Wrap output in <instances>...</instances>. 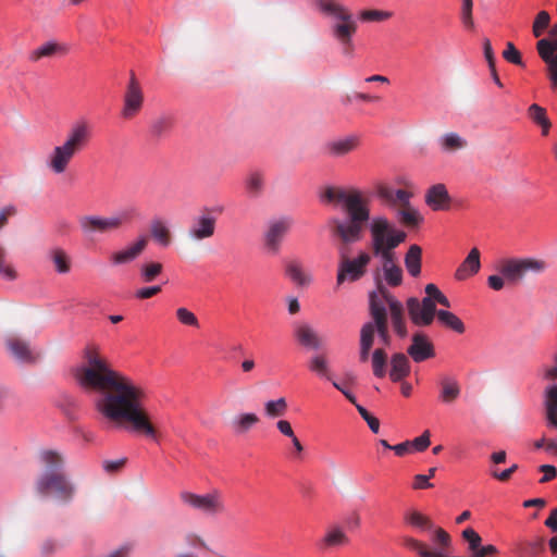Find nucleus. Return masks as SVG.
<instances>
[{
	"label": "nucleus",
	"mask_w": 557,
	"mask_h": 557,
	"mask_svg": "<svg viewBox=\"0 0 557 557\" xmlns=\"http://www.w3.org/2000/svg\"><path fill=\"white\" fill-rule=\"evenodd\" d=\"M147 245L148 237L146 235H140L124 248L112 252L109 260L113 265L131 263L144 252Z\"/></svg>",
	"instance_id": "18"
},
{
	"label": "nucleus",
	"mask_w": 557,
	"mask_h": 557,
	"mask_svg": "<svg viewBox=\"0 0 557 557\" xmlns=\"http://www.w3.org/2000/svg\"><path fill=\"white\" fill-rule=\"evenodd\" d=\"M546 268L544 260L517 257L502 258L495 265V270L505 276L508 284H517L527 273H542Z\"/></svg>",
	"instance_id": "8"
},
{
	"label": "nucleus",
	"mask_w": 557,
	"mask_h": 557,
	"mask_svg": "<svg viewBox=\"0 0 557 557\" xmlns=\"http://www.w3.org/2000/svg\"><path fill=\"white\" fill-rule=\"evenodd\" d=\"M5 346L10 355L22 363H34L41 356L37 348L32 347L27 341L14 334L7 336Z\"/></svg>",
	"instance_id": "15"
},
{
	"label": "nucleus",
	"mask_w": 557,
	"mask_h": 557,
	"mask_svg": "<svg viewBox=\"0 0 557 557\" xmlns=\"http://www.w3.org/2000/svg\"><path fill=\"white\" fill-rule=\"evenodd\" d=\"M442 151L454 152L467 146V140L457 133H446L438 138Z\"/></svg>",
	"instance_id": "41"
},
{
	"label": "nucleus",
	"mask_w": 557,
	"mask_h": 557,
	"mask_svg": "<svg viewBox=\"0 0 557 557\" xmlns=\"http://www.w3.org/2000/svg\"><path fill=\"white\" fill-rule=\"evenodd\" d=\"M177 321L185 326L199 327L198 318L194 312L185 307H180L175 311Z\"/></svg>",
	"instance_id": "52"
},
{
	"label": "nucleus",
	"mask_w": 557,
	"mask_h": 557,
	"mask_svg": "<svg viewBox=\"0 0 557 557\" xmlns=\"http://www.w3.org/2000/svg\"><path fill=\"white\" fill-rule=\"evenodd\" d=\"M536 50L547 65L550 87L557 94V38H541L536 42Z\"/></svg>",
	"instance_id": "13"
},
{
	"label": "nucleus",
	"mask_w": 557,
	"mask_h": 557,
	"mask_svg": "<svg viewBox=\"0 0 557 557\" xmlns=\"http://www.w3.org/2000/svg\"><path fill=\"white\" fill-rule=\"evenodd\" d=\"M180 497L186 506L207 515L215 516L225 510L224 498L219 490H212L206 494L185 491L181 493Z\"/></svg>",
	"instance_id": "10"
},
{
	"label": "nucleus",
	"mask_w": 557,
	"mask_h": 557,
	"mask_svg": "<svg viewBox=\"0 0 557 557\" xmlns=\"http://www.w3.org/2000/svg\"><path fill=\"white\" fill-rule=\"evenodd\" d=\"M40 461L45 466V471L36 482V490L41 496L54 497L59 500H67L73 496L74 487L62 472L63 458L51 449L40 453Z\"/></svg>",
	"instance_id": "6"
},
{
	"label": "nucleus",
	"mask_w": 557,
	"mask_h": 557,
	"mask_svg": "<svg viewBox=\"0 0 557 557\" xmlns=\"http://www.w3.org/2000/svg\"><path fill=\"white\" fill-rule=\"evenodd\" d=\"M407 308L410 320L418 326H428L433 322L434 317H437L435 305L429 298H423L422 300L409 298L407 300Z\"/></svg>",
	"instance_id": "14"
},
{
	"label": "nucleus",
	"mask_w": 557,
	"mask_h": 557,
	"mask_svg": "<svg viewBox=\"0 0 557 557\" xmlns=\"http://www.w3.org/2000/svg\"><path fill=\"white\" fill-rule=\"evenodd\" d=\"M354 100H359V101H364V102H375V101H379L380 98L376 96H371L369 94H364V92H356L352 96H349V95L346 96L343 99V102L348 104V103H351Z\"/></svg>",
	"instance_id": "62"
},
{
	"label": "nucleus",
	"mask_w": 557,
	"mask_h": 557,
	"mask_svg": "<svg viewBox=\"0 0 557 557\" xmlns=\"http://www.w3.org/2000/svg\"><path fill=\"white\" fill-rule=\"evenodd\" d=\"M92 137V125L86 117L73 122L64 140L54 146L46 159V166L53 175L64 174L74 158L89 144Z\"/></svg>",
	"instance_id": "3"
},
{
	"label": "nucleus",
	"mask_w": 557,
	"mask_h": 557,
	"mask_svg": "<svg viewBox=\"0 0 557 557\" xmlns=\"http://www.w3.org/2000/svg\"><path fill=\"white\" fill-rule=\"evenodd\" d=\"M503 57L506 61L516 64L523 65L520 52L516 49L512 42H508L506 49L503 52Z\"/></svg>",
	"instance_id": "57"
},
{
	"label": "nucleus",
	"mask_w": 557,
	"mask_h": 557,
	"mask_svg": "<svg viewBox=\"0 0 557 557\" xmlns=\"http://www.w3.org/2000/svg\"><path fill=\"white\" fill-rule=\"evenodd\" d=\"M163 265L160 262H146L140 265V278L145 283L153 282L162 272Z\"/></svg>",
	"instance_id": "46"
},
{
	"label": "nucleus",
	"mask_w": 557,
	"mask_h": 557,
	"mask_svg": "<svg viewBox=\"0 0 557 557\" xmlns=\"http://www.w3.org/2000/svg\"><path fill=\"white\" fill-rule=\"evenodd\" d=\"M543 397L546 426L557 431V382L545 387Z\"/></svg>",
	"instance_id": "23"
},
{
	"label": "nucleus",
	"mask_w": 557,
	"mask_h": 557,
	"mask_svg": "<svg viewBox=\"0 0 557 557\" xmlns=\"http://www.w3.org/2000/svg\"><path fill=\"white\" fill-rule=\"evenodd\" d=\"M143 104L144 94L141 87L136 78L132 76L123 98L122 117L132 120L140 112Z\"/></svg>",
	"instance_id": "16"
},
{
	"label": "nucleus",
	"mask_w": 557,
	"mask_h": 557,
	"mask_svg": "<svg viewBox=\"0 0 557 557\" xmlns=\"http://www.w3.org/2000/svg\"><path fill=\"white\" fill-rule=\"evenodd\" d=\"M263 175L261 172L253 171L246 178V189L251 195L259 194L263 188Z\"/></svg>",
	"instance_id": "51"
},
{
	"label": "nucleus",
	"mask_w": 557,
	"mask_h": 557,
	"mask_svg": "<svg viewBox=\"0 0 557 557\" xmlns=\"http://www.w3.org/2000/svg\"><path fill=\"white\" fill-rule=\"evenodd\" d=\"M425 203L434 211H442L449 208L450 196L444 184L431 186L425 194Z\"/></svg>",
	"instance_id": "25"
},
{
	"label": "nucleus",
	"mask_w": 557,
	"mask_h": 557,
	"mask_svg": "<svg viewBox=\"0 0 557 557\" xmlns=\"http://www.w3.org/2000/svg\"><path fill=\"white\" fill-rule=\"evenodd\" d=\"M287 409L288 404L285 397L267 400L263 406L264 414L269 419L283 417L287 412Z\"/></svg>",
	"instance_id": "44"
},
{
	"label": "nucleus",
	"mask_w": 557,
	"mask_h": 557,
	"mask_svg": "<svg viewBox=\"0 0 557 557\" xmlns=\"http://www.w3.org/2000/svg\"><path fill=\"white\" fill-rule=\"evenodd\" d=\"M375 326L372 322L366 323L360 331V361L369 359L374 343Z\"/></svg>",
	"instance_id": "35"
},
{
	"label": "nucleus",
	"mask_w": 557,
	"mask_h": 557,
	"mask_svg": "<svg viewBox=\"0 0 557 557\" xmlns=\"http://www.w3.org/2000/svg\"><path fill=\"white\" fill-rule=\"evenodd\" d=\"M308 368L318 376L332 381L330 362L324 354H315L311 356L308 361Z\"/></svg>",
	"instance_id": "38"
},
{
	"label": "nucleus",
	"mask_w": 557,
	"mask_h": 557,
	"mask_svg": "<svg viewBox=\"0 0 557 557\" xmlns=\"http://www.w3.org/2000/svg\"><path fill=\"white\" fill-rule=\"evenodd\" d=\"M294 336L296 341L305 348L318 350L322 346L318 332L306 322L294 324Z\"/></svg>",
	"instance_id": "22"
},
{
	"label": "nucleus",
	"mask_w": 557,
	"mask_h": 557,
	"mask_svg": "<svg viewBox=\"0 0 557 557\" xmlns=\"http://www.w3.org/2000/svg\"><path fill=\"white\" fill-rule=\"evenodd\" d=\"M370 313L375 326L380 341L383 345L391 344V336L388 333L387 311L391 315L392 326L399 337L407 335L406 322L404 319V307L388 290L379 286L376 290L372 292L369 297Z\"/></svg>",
	"instance_id": "4"
},
{
	"label": "nucleus",
	"mask_w": 557,
	"mask_h": 557,
	"mask_svg": "<svg viewBox=\"0 0 557 557\" xmlns=\"http://www.w3.org/2000/svg\"><path fill=\"white\" fill-rule=\"evenodd\" d=\"M528 116L535 125L541 127L543 136L548 135L552 123L547 116L546 110L543 107L536 103L531 104L528 109Z\"/></svg>",
	"instance_id": "36"
},
{
	"label": "nucleus",
	"mask_w": 557,
	"mask_h": 557,
	"mask_svg": "<svg viewBox=\"0 0 557 557\" xmlns=\"http://www.w3.org/2000/svg\"><path fill=\"white\" fill-rule=\"evenodd\" d=\"M462 539L466 541L467 549L471 553V556H476L482 546L481 535L474 529L467 528L462 531Z\"/></svg>",
	"instance_id": "48"
},
{
	"label": "nucleus",
	"mask_w": 557,
	"mask_h": 557,
	"mask_svg": "<svg viewBox=\"0 0 557 557\" xmlns=\"http://www.w3.org/2000/svg\"><path fill=\"white\" fill-rule=\"evenodd\" d=\"M315 5L327 20L330 36L338 44L342 53L351 57L358 30V22L351 11L337 0H315Z\"/></svg>",
	"instance_id": "5"
},
{
	"label": "nucleus",
	"mask_w": 557,
	"mask_h": 557,
	"mask_svg": "<svg viewBox=\"0 0 557 557\" xmlns=\"http://www.w3.org/2000/svg\"><path fill=\"white\" fill-rule=\"evenodd\" d=\"M403 523L418 533L431 532L432 534L434 529H437L429 516L414 507L407 508L403 512Z\"/></svg>",
	"instance_id": "19"
},
{
	"label": "nucleus",
	"mask_w": 557,
	"mask_h": 557,
	"mask_svg": "<svg viewBox=\"0 0 557 557\" xmlns=\"http://www.w3.org/2000/svg\"><path fill=\"white\" fill-rule=\"evenodd\" d=\"M135 214V209H125L110 216L96 214L83 215L78 225L85 236L106 234L119 230L124 223L129 222Z\"/></svg>",
	"instance_id": "7"
},
{
	"label": "nucleus",
	"mask_w": 557,
	"mask_h": 557,
	"mask_svg": "<svg viewBox=\"0 0 557 557\" xmlns=\"http://www.w3.org/2000/svg\"><path fill=\"white\" fill-rule=\"evenodd\" d=\"M215 222V216L211 215L207 211L203 212L194 220L193 225L189 228L190 237L197 240L211 237L214 234Z\"/></svg>",
	"instance_id": "24"
},
{
	"label": "nucleus",
	"mask_w": 557,
	"mask_h": 557,
	"mask_svg": "<svg viewBox=\"0 0 557 557\" xmlns=\"http://www.w3.org/2000/svg\"><path fill=\"white\" fill-rule=\"evenodd\" d=\"M187 547L191 549H207L208 546L205 540L197 533L188 532L184 536Z\"/></svg>",
	"instance_id": "56"
},
{
	"label": "nucleus",
	"mask_w": 557,
	"mask_h": 557,
	"mask_svg": "<svg viewBox=\"0 0 557 557\" xmlns=\"http://www.w3.org/2000/svg\"><path fill=\"white\" fill-rule=\"evenodd\" d=\"M290 441V448L288 449V457L293 461H300L302 460V455L305 451V447L299 441L297 436L289 440Z\"/></svg>",
	"instance_id": "55"
},
{
	"label": "nucleus",
	"mask_w": 557,
	"mask_h": 557,
	"mask_svg": "<svg viewBox=\"0 0 557 557\" xmlns=\"http://www.w3.org/2000/svg\"><path fill=\"white\" fill-rule=\"evenodd\" d=\"M150 234L152 238L162 247H168L171 243V235L168 223L156 218L150 223Z\"/></svg>",
	"instance_id": "37"
},
{
	"label": "nucleus",
	"mask_w": 557,
	"mask_h": 557,
	"mask_svg": "<svg viewBox=\"0 0 557 557\" xmlns=\"http://www.w3.org/2000/svg\"><path fill=\"white\" fill-rule=\"evenodd\" d=\"M550 23V15L547 11H540L532 25L533 36L540 38L544 32L547 29Z\"/></svg>",
	"instance_id": "49"
},
{
	"label": "nucleus",
	"mask_w": 557,
	"mask_h": 557,
	"mask_svg": "<svg viewBox=\"0 0 557 557\" xmlns=\"http://www.w3.org/2000/svg\"><path fill=\"white\" fill-rule=\"evenodd\" d=\"M472 10L473 0H461L460 21L462 26L468 30H472L474 28Z\"/></svg>",
	"instance_id": "50"
},
{
	"label": "nucleus",
	"mask_w": 557,
	"mask_h": 557,
	"mask_svg": "<svg viewBox=\"0 0 557 557\" xmlns=\"http://www.w3.org/2000/svg\"><path fill=\"white\" fill-rule=\"evenodd\" d=\"M360 139L357 135H348L331 140L326 144L325 150L332 157H344L359 146Z\"/></svg>",
	"instance_id": "27"
},
{
	"label": "nucleus",
	"mask_w": 557,
	"mask_h": 557,
	"mask_svg": "<svg viewBox=\"0 0 557 557\" xmlns=\"http://www.w3.org/2000/svg\"><path fill=\"white\" fill-rule=\"evenodd\" d=\"M431 540L435 545L434 548H430L428 544L410 535L403 537V545L419 557H450L447 549L451 544V537L444 529H434Z\"/></svg>",
	"instance_id": "9"
},
{
	"label": "nucleus",
	"mask_w": 557,
	"mask_h": 557,
	"mask_svg": "<svg viewBox=\"0 0 557 557\" xmlns=\"http://www.w3.org/2000/svg\"><path fill=\"white\" fill-rule=\"evenodd\" d=\"M290 226L292 220L288 218H281L269 223L268 230L264 234V245L270 253L275 255L278 252L281 243Z\"/></svg>",
	"instance_id": "17"
},
{
	"label": "nucleus",
	"mask_w": 557,
	"mask_h": 557,
	"mask_svg": "<svg viewBox=\"0 0 557 557\" xmlns=\"http://www.w3.org/2000/svg\"><path fill=\"white\" fill-rule=\"evenodd\" d=\"M408 355L414 362H423L435 355L434 346L426 335L416 333L412 336V343L407 349Z\"/></svg>",
	"instance_id": "20"
},
{
	"label": "nucleus",
	"mask_w": 557,
	"mask_h": 557,
	"mask_svg": "<svg viewBox=\"0 0 557 557\" xmlns=\"http://www.w3.org/2000/svg\"><path fill=\"white\" fill-rule=\"evenodd\" d=\"M370 261L371 256L366 251H361L355 258L343 256L337 267V287L346 282L352 283L359 281L367 273Z\"/></svg>",
	"instance_id": "11"
},
{
	"label": "nucleus",
	"mask_w": 557,
	"mask_h": 557,
	"mask_svg": "<svg viewBox=\"0 0 557 557\" xmlns=\"http://www.w3.org/2000/svg\"><path fill=\"white\" fill-rule=\"evenodd\" d=\"M171 121L168 117H160L156 120L150 127L152 135L160 136L163 132L170 128Z\"/></svg>",
	"instance_id": "60"
},
{
	"label": "nucleus",
	"mask_w": 557,
	"mask_h": 557,
	"mask_svg": "<svg viewBox=\"0 0 557 557\" xmlns=\"http://www.w3.org/2000/svg\"><path fill=\"white\" fill-rule=\"evenodd\" d=\"M421 257L422 249L420 246L413 244L409 247L406 256H405V265L408 273L417 277L421 273Z\"/></svg>",
	"instance_id": "39"
},
{
	"label": "nucleus",
	"mask_w": 557,
	"mask_h": 557,
	"mask_svg": "<svg viewBox=\"0 0 557 557\" xmlns=\"http://www.w3.org/2000/svg\"><path fill=\"white\" fill-rule=\"evenodd\" d=\"M285 274L297 286H307L312 281L311 275L305 271L298 260H289L285 263Z\"/></svg>",
	"instance_id": "31"
},
{
	"label": "nucleus",
	"mask_w": 557,
	"mask_h": 557,
	"mask_svg": "<svg viewBox=\"0 0 557 557\" xmlns=\"http://www.w3.org/2000/svg\"><path fill=\"white\" fill-rule=\"evenodd\" d=\"M66 50V47L62 44H59L57 41H47L37 47L36 49H34L29 53V60L36 62L42 58H50L58 54H64Z\"/></svg>",
	"instance_id": "33"
},
{
	"label": "nucleus",
	"mask_w": 557,
	"mask_h": 557,
	"mask_svg": "<svg viewBox=\"0 0 557 557\" xmlns=\"http://www.w3.org/2000/svg\"><path fill=\"white\" fill-rule=\"evenodd\" d=\"M376 194L380 199L391 207L408 205L411 201L413 194L405 189H394L386 185H380L376 188Z\"/></svg>",
	"instance_id": "26"
},
{
	"label": "nucleus",
	"mask_w": 557,
	"mask_h": 557,
	"mask_svg": "<svg viewBox=\"0 0 557 557\" xmlns=\"http://www.w3.org/2000/svg\"><path fill=\"white\" fill-rule=\"evenodd\" d=\"M324 198L327 201L341 203L347 215L346 220L332 219L329 222L343 242H358L368 223L371 249L379 259L395 256V249L406 242L407 233L385 215H375L370 219L369 202L360 190L330 187L325 190Z\"/></svg>",
	"instance_id": "2"
},
{
	"label": "nucleus",
	"mask_w": 557,
	"mask_h": 557,
	"mask_svg": "<svg viewBox=\"0 0 557 557\" xmlns=\"http://www.w3.org/2000/svg\"><path fill=\"white\" fill-rule=\"evenodd\" d=\"M350 544V537L344 525L332 523L327 525L323 534L317 540L315 546L320 552H330L343 548Z\"/></svg>",
	"instance_id": "12"
},
{
	"label": "nucleus",
	"mask_w": 557,
	"mask_h": 557,
	"mask_svg": "<svg viewBox=\"0 0 557 557\" xmlns=\"http://www.w3.org/2000/svg\"><path fill=\"white\" fill-rule=\"evenodd\" d=\"M544 550V540L536 539L527 543L525 554L530 556H537Z\"/></svg>",
	"instance_id": "63"
},
{
	"label": "nucleus",
	"mask_w": 557,
	"mask_h": 557,
	"mask_svg": "<svg viewBox=\"0 0 557 557\" xmlns=\"http://www.w3.org/2000/svg\"><path fill=\"white\" fill-rule=\"evenodd\" d=\"M518 470V465L512 463L509 468L499 471L496 467H491L488 472L490 475L499 481V482H506L510 479V476Z\"/></svg>",
	"instance_id": "54"
},
{
	"label": "nucleus",
	"mask_w": 557,
	"mask_h": 557,
	"mask_svg": "<svg viewBox=\"0 0 557 557\" xmlns=\"http://www.w3.org/2000/svg\"><path fill=\"white\" fill-rule=\"evenodd\" d=\"M275 428L283 436H285L289 440L297 436L288 420H285V419L277 420L275 423Z\"/></svg>",
	"instance_id": "59"
},
{
	"label": "nucleus",
	"mask_w": 557,
	"mask_h": 557,
	"mask_svg": "<svg viewBox=\"0 0 557 557\" xmlns=\"http://www.w3.org/2000/svg\"><path fill=\"white\" fill-rule=\"evenodd\" d=\"M431 432L425 430L420 436L409 441L412 453H422L431 444Z\"/></svg>",
	"instance_id": "53"
},
{
	"label": "nucleus",
	"mask_w": 557,
	"mask_h": 557,
	"mask_svg": "<svg viewBox=\"0 0 557 557\" xmlns=\"http://www.w3.org/2000/svg\"><path fill=\"white\" fill-rule=\"evenodd\" d=\"M49 258L59 274H67L71 271V257L62 248H53L49 252Z\"/></svg>",
	"instance_id": "40"
},
{
	"label": "nucleus",
	"mask_w": 557,
	"mask_h": 557,
	"mask_svg": "<svg viewBox=\"0 0 557 557\" xmlns=\"http://www.w3.org/2000/svg\"><path fill=\"white\" fill-rule=\"evenodd\" d=\"M387 355L382 348H377L372 354V369L374 376L382 379L386 375Z\"/></svg>",
	"instance_id": "47"
},
{
	"label": "nucleus",
	"mask_w": 557,
	"mask_h": 557,
	"mask_svg": "<svg viewBox=\"0 0 557 557\" xmlns=\"http://www.w3.org/2000/svg\"><path fill=\"white\" fill-rule=\"evenodd\" d=\"M18 273L13 263L8 258V251L0 244V278L7 282L17 280Z\"/></svg>",
	"instance_id": "43"
},
{
	"label": "nucleus",
	"mask_w": 557,
	"mask_h": 557,
	"mask_svg": "<svg viewBox=\"0 0 557 557\" xmlns=\"http://www.w3.org/2000/svg\"><path fill=\"white\" fill-rule=\"evenodd\" d=\"M461 389L458 381L453 376H444L440 380L438 398L444 404H451L460 396Z\"/></svg>",
	"instance_id": "30"
},
{
	"label": "nucleus",
	"mask_w": 557,
	"mask_h": 557,
	"mask_svg": "<svg viewBox=\"0 0 557 557\" xmlns=\"http://www.w3.org/2000/svg\"><path fill=\"white\" fill-rule=\"evenodd\" d=\"M260 423L255 412H239L231 421V429L236 435H245Z\"/></svg>",
	"instance_id": "28"
},
{
	"label": "nucleus",
	"mask_w": 557,
	"mask_h": 557,
	"mask_svg": "<svg viewBox=\"0 0 557 557\" xmlns=\"http://www.w3.org/2000/svg\"><path fill=\"white\" fill-rule=\"evenodd\" d=\"M393 12L379 9H364L358 14V18L363 23H381L389 20Z\"/></svg>",
	"instance_id": "45"
},
{
	"label": "nucleus",
	"mask_w": 557,
	"mask_h": 557,
	"mask_svg": "<svg viewBox=\"0 0 557 557\" xmlns=\"http://www.w3.org/2000/svg\"><path fill=\"white\" fill-rule=\"evenodd\" d=\"M384 280L389 286H398L403 282V270L395 263V256L381 258Z\"/></svg>",
	"instance_id": "32"
},
{
	"label": "nucleus",
	"mask_w": 557,
	"mask_h": 557,
	"mask_svg": "<svg viewBox=\"0 0 557 557\" xmlns=\"http://www.w3.org/2000/svg\"><path fill=\"white\" fill-rule=\"evenodd\" d=\"M437 320L443 326L458 334H462L466 331L461 319L448 310H437Z\"/></svg>",
	"instance_id": "42"
},
{
	"label": "nucleus",
	"mask_w": 557,
	"mask_h": 557,
	"mask_svg": "<svg viewBox=\"0 0 557 557\" xmlns=\"http://www.w3.org/2000/svg\"><path fill=\"white\" fill-rule=\"evenodd\" d=\"M410 361L405 354L398 352L393 355L389 370V379L392 382L398 383L405 380L410 374Z\"/></svg>",
	"instance_id": "29"
},
{
	"label": "nucleus",
	"mask_w": 557,
	"mask_h": 557,
	"mask_svg": "<svg viewBox=\"0 0 557 557\" xmlns=\"http://www.w3.org/2000/svg\"><path fill=\"white\" fill-rule=\"evenodd\" d=\"M72 373L77 385L94 396L95 410L103 422L114 426L126 422L133 432L158 442V428L146 408L147 388L114 370L98 346L90 344L83 349Z\"/></svg>",
	"instance_id": "1"
},
{
	"label": "nucleus",
	"mask_w": 557,
	"mask_h": 557,
	"mask_svg": "<svg viewBox=\"0 0 557 557\" xmlns=\"http://www.w3.org/2000/svg\"><path fill=\"white\" fill-rule=\"evenodd\" d=\"M481 270V252L476 247H473L463 261L456 269L454 277L458 282L467 281L468 278L476 275Z\"/></svg>",
	"instance_id": "21"
},
{
	"label": "nucleus",
	"mask_w": 557,
	"mask_h": 557,
	"mask_svg": "<svg viewBox=\"0 0 557 557\" xmlns=\"http://www.w3.org/2000/svg\"><path fill=\"white\" fill-rule=\"evenodd\" d=\"M397 220L407 227H417L423 222V216L420 211L411 206L409 201L408 205H403L401 208L396 213Z\"/></svg>",
	"instance_id": "34"
},
{
	"label": "nucleus",
	"mask_w": 557,
	"mask_h": 557,
	"mask_svg": "<svg viewBox=\"0 0 557 557\" xmlns=\"http://www.w3.org/2000/svg\"><path fill=\"white\" fill-rule=\"evenodd\" d=\"M487 286L495 292H499L505 288L507 280L499 272L497 274H492L486 280Z\"/></svg>",
	"instance_id": "58"
},
{
	"label": "nucleus",
	"mask_w": 557,
	"mask_h": 557,
	"mask_svg": "<svg viewBox=\"0 0 557 557\" xmlns=\"http://www.w3.org/2000/svg\"><path fill=\"white\" fill-rule=\"evenodd\" d=\"M161 292L160 285H153V286H147L141 287L136 290L135 296L138 299H148L153 297L154 295L159 294Z\"/></svg>",
	"instance_id": "61"
},
{
	"label": "nucleus",
	"mask_w": 557,
	"mask_h": 557,
	"mask_svg": "<svg viewBox=\"0 0 557 557\" xmlns=\"http://www.w3.org/2000/svg\"><path fill=\"white\" fill-rule=\"evenodd\" d=\"M433 487V484L430 482V476L425 474H416L412 481L413 490H426Z\"/></svg>",
	"instance_id": "64"
}]
</instances>
